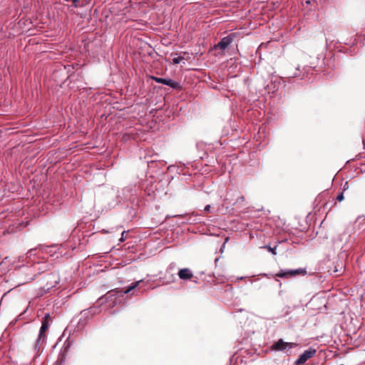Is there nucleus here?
Listing matches in <instances>:
<instances>
[{"label": "nucleus", "instance_id": "1", "mask_svg": "<svg viewBox=\"0 0 365 365\" xmlns=\"http://www.w3.org/2000/svg\"><path fill=\"white\" fill-rule=\"evenodd\" d=\"M52 322V317L49 314H46L42 321V324L39 331L38 339L35 344V349L39 350L40 344L46 341V333L49 327L50 322Z\"/></svg>", "mask_w": 365, "mask_h": 365}, {"label": "nucleus", "instance_id": "2", "mask_svg": "<svg viewBox=\"0 0 365 365\" xmlns=\"http://www.w3.org/2000/svg\"><path fill=\"white\" fill-rule=\"evenodd\" d=\"M296 343H292V342H285L282 339H279L277 341L274 342L272 346L271 349L273 351H286L287 349H292L295 346H297Z\"/></svg>", "mask_w": 365, "mask_h": 365}, {"label": "nucleus", "instance_id": "3", "mask_svg": "<svg viewBox=\"0 0 365 365\" xmlns=\"http://www.w3.org/2000/svg\"><path fill=\"white\" fill-rule=\"evenodd\" d=\"M306 270L302 268L297 269H292L289 270L287 272L280 271L277 274H276V277H282V278H287L296 275H304L306 274Z\"/></svg>", "mask_w": 365, "mask_h": 365}, {"label": "nucleus", "instance_id": "4", "mask_svg": "<svg viewBox=\"0 0 365 365\" xmlns=\"http://www.w3.org/2000/svg\"><path fill=\"white\" fill-rule=\"evenodd\" d=\"M316 354V350L309 349L302 354L295 361V365H302L304 364L308 359L313 357Z\"/></svg>", "mask_w": 365, "mask_h": 365}, {"label": "nucleus", "instance_id": "5", "mask_svg": "<svg viewBox=\"0 0 365 365\" xmlns=\"http://www.w3.org/2000/svg\"><path fill=\"white\" fill-rule=\"evenodd\" d=\"M157 83H163L167 86H170L171 88L176 89V90H180L181 86L179 83L175 82L170 78H158V77H153V78Z\"/></svg>", "mask_w": 365, "mask_h": 365}, {"label": "nucleus", "instance_id": "6", "mask_svg": "<svg viewBox=\"0 0 365 365\" xmlns=\"http://www.w3.org/2000/svg\"><path fill=\"white\" fill-rule=\"evenodd\" d=\"M137 287V282L132 283V284L127 288L115 289L108 292L111 296H123L124 294L129 293L131 290Z\"/></svg>", "mask_w": 365, "mask_h": 365}, {"label": "nucleus", "instance_id": "7", "mask_svg": "<svg viewBox=\"0 0 365 365\" xmlns=\"http://www.w3.org/2000/svg\"><path fill=\"white\" fill-rule=\"evenodd\" d=\"M236 35L235 34H230L224 37L216 46H229L234 42Z\"/></svg>", "mask_w": 365, "mask_h": 365}, {"label": "nucleus", "instance_id": "8", "mask_svg": "<svg viewBox=\"0 0 365 365\" xmlns=\"http://www.w3.org/2000/svg\"><path fill=\"white\" fill-rule=\"evenodd\" d=\"M178 276L181 279L187 280V279H190L193 277V274H192V272L190 271V269H189L187 268H185V269H181L179 270Z\"/></svg>", "mask_w": 365, "mask_h": 365}, {"label": "nucleus", "instance_id": "9", "mask_svg": "<svg viewBox=\"0 0 365 365\" xmlns=\"http://www.w3.org/2000/svg\"><path fill=\"white\" fill-rule=\"evenodd\" d=\"M185 56H187L188 57V56L186 53H184L183 56H179L178 57L173 58H172L173 63H174V64L180 63L182 61H183L186 58Z\"/></svg>", "mask_w": 365, "mask_h": 365}, {"label": "nucleus", "instance_id": "10", "mask_svg": "<svg viewBox=\"0 0 365 365\" xmlns=\"http://www.w3.org/2000/svg\"><path fill=\"white\" fill-rule=\"evenodd\" d=\"M264 249H267L269 252H272L273 255H277L276 249L277 247H271L269 245H266L264 247Z\"/></svg>", "mask_w": 365, "mask_h": 365}, {"label": "nucleus", "instance_id": "11", "mask_svg": "<svg viewBox=\"0 0 365 365\" xmlns=\"http://www.w3.org/2000/svg\"><path fill=\"white\" fill-rule=\"evenodd\" d=\"M349 188V182L347 181H346L344 182V184L343 185V187H342V192H345Z\"/></svg>", "mask_w": 365, "mask_h": 365}, {"label": "nucleus", "instance_id": "12", "mask_svg": "<svg viewBox=\"0 0 365 365\" xmlns=\"http://www.w3.org/2000/svg\"><path fill=\"white\" fill-rule=\"evenodd\" d=\"M344 192H340V193L336 196V200H337L339 202H341V201L344 200Z\"/></svg>", "mask_w": 365, "mask_h": 365}, {"label": "nucleus", "instance_id": "13", "mask_svg": "<svg viewBox=\"0 0 365 365\" xmlns=\"http://www.w3.org/2000/svg\"><path fill=\"white\" fill-rule=\"evenodd\" d=\"M273 85V88H270V86L269 85H267V89L270 91L271 90H272V92L274 91V90H277L278 89V87L277 86V85L275 83H272Z\"/></svg>", "mask_w": 365, "mask_h": 365}, {"label": "nucleus", "instance_id": "14", "mask_svg": "<svg viewBox=\"0 0 365 365\" xmlns=\"http://www.w3.org/2000/svg\"><path fill=\"white\" fill-rule=\"evenodd\" d=\"M210 210V205H206L205 207V212H209Z\"/></svg>", "mask_w": 365, "mask_h": 365}, {"label": "nucleus", "instance_id": "15", "mask_svg": "<svg viewBox=\"0 0 365 365\" xmlns=\"http://www.w3.org/2000/svg\"><path fill=\"white\" fill-rule=\"evenodd\" d=\"M73 3H76L77 1H78L79 0H72Z\"/></svg>", "mask_w": 365, "mask_h": 365}, {"label": "nucleus", "instance_id": "16", "mask_svg": "<svg viewBox=\"0 0 365 365\" xmlns=\"http://www.w3.org/2000/svg\"><path fill=\"white\" fill-rule=\"evenodd\" d=\"M220 48H225L226 47H223V46H221L220 47Z\"/></svg>", "mask_w": 365, "mask_h": 365}]
</instances>
